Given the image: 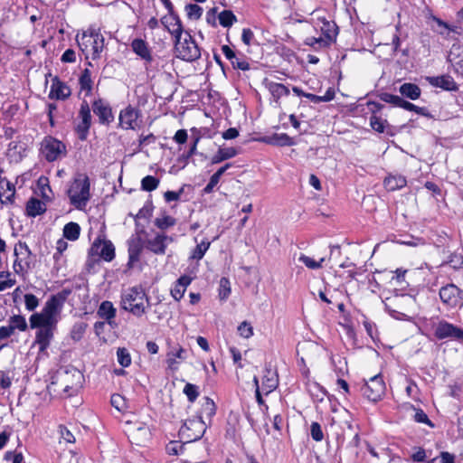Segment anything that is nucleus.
I'll list each match as a JSON object with an SVG mask.
<instances>
[{"mask_svg":"<svg viewBox=\"0 0 463 463\" xmlns=\"http://www.w3.org/2000/svg\"><path fill=\"white\" fill-rule=\"evenodd\" d=\"M236 155L237 151L233 147L219 148L218 152L212 157V164H219L234 157Z\"/></svg>","mask_w":463,"mask_h":463,"instance_id":"4c0bfd02","label":"nucleus"},{"mask_svg":"<svg viewBox=\"0 0 463 463\" xmlns=\"http://www.w3.org/2000/svg\"><path fill=\"white\" fill-rule=\"evenodd\" d=\"M161 23L165 30H167V32L175 38V41L179 39L185 33L183 31V26L179 17L174 14L173 11L169 12V14L162 17Z\"/></svg>","mask_w":463,"mask_h":463,"instance_id":"2eb2a0df","label":"nucleus"},{"mask_svg":"<svg viewBox=\"0 0 463 463\" xmlns=\"http://www.w3.org/2000/svg\"><path fill=\"white\" fill-rule=\"evenodd\" d=\"M433 21L436 23L437 27L433 30L443 36L446 39L451 38V33L460 34L461 28L455 25H450L438 17H433Z\"/></svg>","mask_w":463,"mask_h":463,"instance_id":"5701e85b","label":"nucleus"},{"mask_svg":"<svg viewBox=\"0 0 463 463\" xmlns=\"http://www.w3.org/2000/svg\"><path fill=\"white\" fill-rule=\"evenodd\" d=\"M59 432L61 438L63 439L68 443L75 442V438L73 434L64 426H60Z\"/></svg>","mask_w":463,"mask_h":463,"instance_id":"e2e57ef3","label":"nucleus"},{"mask_svg":"<svg viewBox=\"0 0 463 463\" xmlns=\"http://www.w3.org/2000/svg\"><path fill=\"white\" fill-rule=\"evenodd\" d=\"M131 47H132L133 51L137 55H139L141 58H143L145 60L151 59L150 52H149L145 41H143L141 39H135L131 43Z\"/></svg>","mask_w":463,"mask_h":463,"instance_id":"58836bf2","label":"nucleus"},{"mask_svg":"<svg viewBox=\"0 0 463 463\" xmlns=\"http://www.w3.org/2000/svg\"><path fill=\"white\" fill-rule=\"evenodd\" d=\"M16 283V280L12 278V274L8 271L0 272V291H4L12 288Z\"/></svg>","mask_w":463,"mask_h":463,"instance_id":"a18cd8bd","label":"nucleus"},{"mask_svg":"<svg viewBox=\"0 0 463 463\" xmlns=\"http://www.w3.org/2000/svg\"><path fill=\"white\" fill-rule=\"evenodd\" d=\"M79 83H80V90L81 91H86V94L88 95L91 90H92V80H91V74H90V71L89 69H85L80 79H79Z\"/></svg>","mask_w":463,"mask_h":463,"instance_id":"a19ab883","label":"nucleus"},{"mask_svg":"<svg viewBox=\"0 0 463 463\" xmlns=\"http://www.w3.org/2000/svg\"><path fill=\"white\" fill-rule=\"evenodd\" d=\"M140 111L132 106H128L119 113V125L124 129H136Z\"/></svg>","mask_w":463,"mask_h":463,"instance_id":"4468645a","label":"nucleus"},{"mask_svg":"<svg viewBox=\"0 0 463 463\" xmlns=\"http://www.w3.org/2000/svg\"><path fill=\"white\" fill-rule=\"evenodd\" d=\"M173 238L163 233H156L154 238L146 241V248L155 254L164 255Z\"/></svg>","mask_w":463,"mask_h":463,"instance_id":"dca6fc26","label":"nucleus"},{"mask_svg":"<svg viewBox=\"0 0 463 463\" xmlns=\"http://www.w3.org/2000/svg\"><path fill=\"white\" fill-rule=\"evenodd\" d=\"M187 358V350L178 346L167 354L166 363L171 370H176L178 365Z\"/></svg>","mask_w":463,"mask_h":463,"instance_id":"aec40b11","label":"nucleus"},{"mask_svg":"<svg viewBox=\"0 0 463 463\" xmlns=\"http://www.w3.org/2000/svg\"><path fill=\"white\" fill-rule=\"evenodd\" d=\"M79 118H80V122L78 123L76 129L79 133V137L81 140H84L91 124L90 109L89 103L86 100H83L80 105Z\"/></svg>","mask_w":463,"mask_h":463,"instance_id":"ddd939ff","label":"nucleus"},{"mask_svg":"<svg viewBox=\"0 0 463 463\" xmlns=\"http://www.w3.org/2000/svg\"><path fill=\"white\" fill-rule=\"evenodd\" d=\"M267 142L271 145L281 146L295 145L294 139L285 133L274 134L268 138Z\"/></svg>","mask_w":463,"mask_h":463,"instance_id":"e433bc0d","label":"nucleus"},{"mask_svg":"<svg viewBox=\"0 0 463 463\" xmlns=\"http://www.w3.org/2000/svg\"><path fill=\"white\" fill-rule=\"evenodd\" d=\"M31 250L25 242L19 241L14 247L16 259L14 262V270L16 274L24 275L31 268Z\"/></svg>","mask_w":463,"mask_h":463,"instance_id":"1a4fd4ad","label":"nucleus"},{"mask_svg":"<svg viewBox=\"0 0 463 463\" xmlns=\"http://www.w3.org/2000/svg\"><path fill=\"white\" fill-rule=\"evenodd\" d=\"M125 432L131 443L141 446L149 439L150 430L146 423L137 420L126 421Z\"/></svg>","mask_w":463,"mask_h":463,"instance_id":"423d86ee","label":"nucleus"},{"mask_svg":"<svg viewBox=\"0 0 463 463\" xmlns=\"http://www.w3.org/2000/svg\"><path fill=\"white\" fill-rule=\"evenodd\" d=\"M117 357L118 364L123 367H128L130 365L131 357L128 351L126 348H118L117 351Z\"/></svg>","mask_w":463,"mask_h":463,"instance_id":"3c124183","label":"nucleus"},{"mask_svg":"<svg viewBox=\"0 0 463 463\" xmlns=\"http://www.w3.org/2000/svg\"><path fill=\"white\" fill-rule=\"evenodd\" d=\"M41 151L47 161L53 162L66 155V146L60 140L47 137L42 141Z\"/></svg>","mask_w":463,"mask_h":463,"instance_id":"0eeeda50","label":"nucleus"},{"mask_svg":"<svg viewBox=\"0 0 463 463\" xmlns=\"http://www.w3.org/2000/svg\"><path fill=\"white\" fill-rule=\"evenodd\" d=\"M5 459L12 461V463H24V457L22 453L7 452Z\"/></svg>","mask_w":463,"mask_h":463,"instance_id":"774afa93","label":"nucleus"},{"mask_svg":"<svg viewBox=\"0 0 463 463\" xmlns=\"http://www.w3.org/2000/svg\"><path fill=\"white\" fill-rule=\"evenodd\" d=\"M278 386V378L275 372L267 370L262 379L261 391L264 394H269Z\"/></svg>","mask_w":463,"mask_h":463,"instance_id":"cd10ccee","label":"nucleus"},{"mask_svg":"<svg viewBox=\"0 0 463 463\" xmlns=\"http://www.w3.org/2000/svg\"><path fill=\"white\" fill-rule=\"evenodd\" d=\"M45 212L44 203L35 198H32L27 202L26 213L31 217H35Z\"/></svg>","mask_w":463,"mask_h":463,"instance_id":"f704fd0d","label":"nucleus"},{"mask_svg":"<svg viewBox=\"0 0 463 463\" xmlns=\"http://www.w3.org/2000/svg\"><path fill=\"white\" fill-rule=\"evenodd\" d=\"M176 221L170 215L164 214L155 220V225L160 230H166L175 224Z\"/></svg>","mask_w":463,"mask_h":463,"instance_id":"49530a36","label":"nucleus"},{"mask_svg":"<svg viewBox=\"0 0 463 463\" xmlns=\"http://www.w3.org/2000/svg\"><path fill=\"white\" fill-rule=\"evenodd\" d=\"M431 85L441 88L446 90H457V84L450 76H438L430 79Z\"/></svg>","mask_w":463,"mask_h":463,"instance_id":"c85d7f7f","label":"nucleus"},{"mask_svg":"<svg viewBox=\"0 0 463 463\" xmlns=\"http://www.w3.org/2000/svg\"><path fill=\"white\" fill-rule=\"evenodd\" d=\"M219 23L223 27H231L237 21L234 14L230 10H224L218 15Z\"/></svg>","mask_w":463,"mask_h":463,"instance_id":"c03bdc74","label":"nucleus"},{"mask_svg":"<svg viewBox=\"0 0 463 463\" xmlns=\"http://www.w3.org/2000/svg\"><path fill=\"white\" fill-rule=\"evenodd\" d=\"M90 179L84 174H78L68 189L71 203L79 210L86 207L90 198Z\"/></svg>","mask_w":463,"mask_h":463,"instance_id":"f03ea898","label":"nucleus"},{"mask_svg":"<svg viewBox=\"0 0 463 463\" xmlns=\"http://www.w3.org/2000/svg\"><path fill=\"white\" fill-rule=\"evenodd\" d=\"M58 318H52L43 312L34 313L30 317V326L32 328L38 326H56Z\"/></svg>","mask_w":463,"mask_h":463,"instance_id":"b1692460","label":"nucleus"},{"mask_svg":"<svg viewBox=\"0 0 463 463\" xmlns=\"http://www.w3.org/2000/svg\"><path fill=\"white\" fill-rule=\"evenodd\" d=\"M24 302H25V307L29 311L34 310L39 305V299L33 294H25L24 295Z\"/></svg>","mask_w":463,"mask_h":463,"instance_id":"052dcab7","label":"nucleus"},{"mask_svg":"<svg viewBox=\"0 0 463 463\" xmlns=\"http://www.w3.org/2000/svg\"><path fill=\"white\" fill-rule=\"evenodd\" d=\"M221 178H219L214 174L211 176L209 183L204 187L203 192L205 194H210L213 192V188L218 184Z\"/></svg>","mask_w":463,"mask_h":463,"instance_id":"338daca9","label":"nucleus"},{"mask_svg":"<svg viewBox=\"0 0 463 463\" xmlns=\"http://www.w3.org/2000/svg\"><path fill=\"white\" fill-rule=\"evenodd\" d=\"M68 248V243L63 239H60L56 242V250L57 252L53 255V258L57 260L58 258L62 254L64 250Z\"/></svg>","mask_w":463,"mask_h":463,"instance_id":"69168bd1","label":"nucleus"},{"mask_svg":"<svg viewBox=\"0 0 463 463\" xmlns=\"http://www.w3.org/2000/svg\"><path fill=\"white\" fill-rule=\"evenodd\" d=\"M175 53L185 61H194L201 57V51L188 32L175 41Z\"/></svg>","mask_w":463,"mask_h":463,"instance_id":"39448f33","label":"nucleus"},{"mask_svg":"<svg viewBox=\"0 0 463 463\" xmlns=\"http://www.w3.org/2000/svg\"><path fill=\"white\" fill-rule=\"evenodd\" d=\"M63 301L64 298L61 295L52 296L46 301L41 312L49 315L52 318H58Z\"/></svg>","mask_w":463,"mask_h":463,"instance_id":"a211bd4d","label":"nucleus"},{"mask_svg":"<svg viewBox=\"0 0 463 463\" xmlns=\"http://www.w3.org/2000/svg\"><path fill=\"white\" fill-rule=\"evenodd\" d=\"M438 339L453 338L463 341V330L447 321H440L435 328Z\"/></svg>","mask_w":463,"mask_h":463,"instance_id":"9b49d317","label":"nucleus"},{"mask_svg":"<svg viewBox=\"0 0 463 463\" xmlns=\"http://www.w3.org/2000/svg\"><path fill=\"white\" fill-rule=\"evenodd\" d=\"M121 307L139 317L146 314L149 298L141 286L127 288L121 295Z\"/></svg>","mask_w":463,"mask_h":463,"instance_id":"f257e3e1","label":"nucleus"},{"mask_svg":"<svg viewBox=\"0 0 463 463\" xmlns=\"http://www.w3.org/2000/svg\"><path fill=\"white\" fill-rule=\"evenodd\" d=\"M267 88L269 93L275 99V102L278 103L279 99L283 96H288L289 94V90L281 83L277 82H269L267 84Z\"/></svg>","mask_w":463,"mask_h":463,"instance_id":"72a5a7b5","label":"nucleus"},{"mask_svg":"<svg viewBox=\"0 0 463 463\" xmlns=\"http://www.w3.org/2000/svg\"><path fill=\"white\" fill-rule=\"evenodd\" d=\"M98 315L99 317L105 319L109 325L115 326L116 323L114 318L116 317V308L114 307L112 302L110 301H103L98 309Z\"/></svg>","mask_w":463,"mask_h":463,"instance_id":"393cba45","label":"nucleus"},{"mask_svg":"<svg viewBox=\"0 0 463 463\" xmlns=\"http://www.w3.org/2000/svg\"><path fill=\"white\" fill-rule=\"evenodd\" d=\"M459 289L453 284L442 287L439 290L440 299L449 305L456 306L458 303Z\"/></svg>","mask_w":463,"mask_h":463,"instance_id":"4be33fe9","label":"nucleus"},{"mask_svg":"<svg viewBox=\"0 0 463 463\" xmlns=\"http://www.w3.org/2000/svg\"><path fill=\"white\" fill-rule=\"evenodd\" d=\"M311 437L316 441H321L324 438V434L321 426L317 422H313L310 427Z\"/></svg>","mask_w":463,"mask_h":463,"instance_id":"680f3d73","label":"nucleus"},{"mask_svg":"<svg viewBox=\"0 0 463 463\" xmlns=\"http://www.w3.org/2000/svg\"><path fill=\"white\" fill-rule=\"evenodd\" d=\"M380 99H381V100H383L386 103H390V104H392L395 107H399V108H402V104L404 102V99H402L401 97H399L397 95L390 94L387 92L382 93L380 95Z\"/></svg>","mask_w":463,"mask_h":463,"instance_id":"8fccbe9b","label":"nucleus"},{"mask_svg":"<svg viewBox=\"0 0 463 463\" xmlns=\"http://www.w3.org/2000/svg\"><path fill=\"white\" fill-rule=\"evenodd\" d=\"M8 326L12 327L14 332L16 329L19 331H25L27 329V323L25 318L20 315L12 316L8 319Z\"/></svg>","mask_w":463,"mask_h":463,"instance_id":"79ce46f5","label":"nucleus"},{"mask_svg":"<svg viewBox=\"0 0 463 463\" xmlns=\"http://www.w3.org/2000/svg\"><path fill=\"white\" fill-rule=\"evenodd\" d=\"M90 251L92 254L99 256L106 261H111L115 257V247L110 241L98 238L93 242Z\"/></svg>","mask_w":463,"mask_h":463,"instance_id":"f8f14e48","label":"nucleus"},{"mask_svg":"<svg viewBox=\"0 0 463 463\" xmlns=\"http://www.w3.org/2000/svg\"><path fill=\"white\" fill-rule=\"evenodd\" d=\"M325 258H320L318 261L313 260L312 258L301 254L298 258V260L305 264V266L310 269H317L322 267L323 262L325 261Z\"/></svg>","mask_w":463,"mask_h":463,"instance_id":"de8ad7c7","label":"nucleus"},{"mask_svg":"<svg viewBox=\"0 0 463 463\" xmlns=\"http://www.w3.org/2000/svg\"><path fill=\"white\" fill-rule=\"evenodd\" d=\"M386 121L376 116H372L370 118V125L372 128L379 133H383L385 128Z\"/></svg>","mask_w":463,"mask_h":463,"instance_id":"13d9d810","label":"nucleus"},{"mask_svg":"<svg viewBox=\"0 0 463 463\" xmlns=\"http://www.w3.org/2000/svg\"><path fill=\"white\" fill-rule=\"evenodd\" d=\"M197 245L194 249L192 250L189 260L199 261L202 260L205 254V252L209 250L211 242L208 240H202L198 241L197 238H194Z\"/></svg>","mask_w":463,"mask_h":463,"instance_id":"c756f323","label":"nucleus"},{"mask_svg":"<svg viewBox=\"0 0 463 463\" xmlns=\"http://www.w3.org/2000/svg\"><path fill=\"white\" fill-rule=\"evenodd\" d=\"M158 184L159 179L152 175H146L141 181L142 189L148 192L156 190Z\"/></svg>","mask_w":463,"mask_h":463,"instance_id":"09e8293b","label":"nucleus"},{"mask_svg":"<svg viewBox=\"0 0 463 463\" xmlns=\"http://www.w3.org/2000/svg\"><path fill=\"white\" fill-rule=\"evenodd\" d=\"M383 184L388 191H395L404 187L407 181L402 175H389L384 179Z\"/></svg>","mask_w":463,"mask_h":463,"instance_id":"473e14b6","label":"nucleus"},{"mask_svg":"<svg viewBox=\"0 0 463 463\" xmlns=\"http://www.w3.org/2000/svg\"><path fill=\"white\" fill-rule=\"evenodd\" d=\"M215 412L216 407L213 401L208 397H204L200 411V414L197 418H201L202 420H203V418L206 417L207 419L211 420V418L215 414Z\"/></svg>","mask_w":463,"mask_h":463,"instance_id":"c9c22d12","label":"nucleus"},{"mask_svg":"<svg viewBox=\"0 0 463 463\" xmlns=\"http://www.w3.org/2000/svg\"><path fill=\"white\" fill-rule=\"evenodd\" d=\"M184 393L187 396L189 402H194L199 395L198 387L188 383L184 388Z\"/></svg>","mask_w":463,"mask_h":463,"instance_id":"864d4df0","label":"nucleus"},{"mask_svg":"<svg viewBox=\"0 0 463 463\" xmlns=\"http://www.w3.org/2000/svg\"><path fill=\"white\" fill-rule=\"evenodd\" d=\"M399 91L403 97L412 100L418 99L421 94V90L418 85L409 82L401 85Z\"/></svg>","mask_w":463,"mask_h":463,"instance_id":"7c9ffc66","label":"nucleus"},{"mask_svg":"<svg viewBox=\"0 0 463 463\" xmlns=\"http://www.w3.org/2000/svg\"><path fill=\"white\" fill-rule=\"evenodd\" d=\"M83 379L84 376L80 370L72 366H66L57 372L55 382H52V384H58L63 392L71 395L73 392L82 386Z\"/></svg>","mask_w":463,"mask_h":463,"instance_id":"7ed1b4c3","label":"nucleus"},{"mask_svg":"<svg viewBox=\"0 0 463 463\" xmlns=\"http://www.w3.org/2000/svg\"><path fill=\"white\" fill-rule=\"evenodd\" d=\"M70 95L71 89L64 82L61 81L58 77H54L52 79L49 98L55 99H64Z\"/></svg>","mask_w":463,"mask_h":463,"instance_id":"6ab92c4d","label":"nucleus"},{"mask_svg":"<svg viewBox=\"0 0 463 463\" xmlns=\"http://www.w3.org/2000/svg\"><path fill=\"white\" fill-rule=\"evenodd\" d=\"M80 232V227L78 223L71 222L63 228V236L70 241H76Z\"/></svg>","mask_w":463,"mask_h":463,"instance_id":"ea45409f","label":"nucleus"},{"mask_svg":"<svg viewBox=\"0 0 463 463\" xmlns=\"http://www.w3.org/2000/svg\"><path fill=\"white\" fill-rule=\"evenodd\" d=\"M238 332L241 336L250 338L253 335V328L248 322L244 321L238 326Z\"/></svg>","mask_w":463,"mask_h":463,"instance_id":"bf43d9fd","label":"nucleus"},{"mask_svg":"<svg viewBox=\"0 0 463 463\" xmlns=\"http://www.w3.org/2000/svg\"><path fill=\"white\" fill-rule=\"evenodd\" d=\"M414 420L417 421V422H420V423H426L430 426H432L430 420H429L427 414L422 411V410H417L416 412H415V415H414Z\"/></svg>","mask_w":463,"mask_h":463,"instance_id":"0e129e2a","label":"nucleus"},{"mask_svg":"<svg viewBox=\"0 0 463 463\" xmlns=\"http://www.w3.org/2000/svg\"><path fill=\"white\" fill-rule=\"evenodd\" d=\"M92 109L93 112L99 117L100 123L109 124L113 120L111 108L103 99L95 100Z\"/></svg>","mask_w":463,"mask_h":463,"instance_id":"f3484780","label":"nucleus"},{"mask_svg":"<svg viewBox=\"0 0 463 463\" xmlns=\"http://www.w3.org/2000/svg\"><path fill=\"white\" fill-rule=\"evenodd\" d=\"M111 405L118 411H122L126 409V401L120 394L115 393L110 399Z\"/></svg>","mask_w":463,"mask_h":463,"instance_id":"4d7b16f0","label":"nucleus"},{"mask_svg":"<svg viewBox=\"0 0 463 463\" xmlns=\"http://www.w3.org/2000/svg\"><path fill=\"white\" fill-rule=\"evenodd\" d=\"M14 185L6 178L0 180V202L2 203H13L14 202Z\"/></svg>","mask_w":463,"mask_h":463,"instance_id":"412c9836","label":"nucleus"},{"mask_svg":"<svg viewBox=\"0 0 463 463\" xmlns=\"http://www.w3.org/2000/svg\"><path fill=\"white\" fill-rule=\"evenodd\" d=\"M39 330L36 334V343L40 345V350H44L50 345L53 336L55 326H38Z\"/></svg>","mask_w":463,"mask_h":463,"instance_id":"a878e982","label":"nucleus"},{"mask_svg":"<svg viewBox=\"0 0 463 463\" xmlns=\"http://www.w3.org/2000/svg\"><path fill=\"white\" fill-rule=\"evenodd\" d=\"M206 430V423L201 418L187 420L180 428V435L187 441L197 440L202 438Z\"/></svg>","mask_w":463,"mask_h":463,"instance_id":"9d476101","label":"nucleus"},{"mask_svg":"<svg viewBox=\"0 0 463 463\" xmlns=\"http://www.w3.org/2000/svg\"><path fill=\"white\" fill-rule=\"evenodd\" d=\"M363 395L371 402H377L385 393V383L380 374L366 381L361 389Z\"/></svg>","mask_w":463,"mask_h":463,"instance_id":"6e6552de","label":"nucleus"},{"mask_svg":"<svg viewBox=\"0 0 463 463\" xmlns=\"http://www.w3.org/2000/svg\"><path fill=\"white\" fill-rule=\"evenodd\" d=\"M402 108L409 111H414L419 115L429 117V112L426 108L418 107L409 101L404 100Z\"/></svg>","mask_w":463,"mask_h":463,"instance_id":"6e6d98bb","label":"nucleus"},{"mask_svg":"<svg viewBox=\"0 0 463 463\" xmlns=\"http://www.w3.org/2000/svg\"><path fill=\"white\" fill-rule=\"evenodd\" d=\"M185 10L190 19H199L203 14V8L195 4L187 5Z\"/></svg>","mask_w":463,"mask_h":463,"instance_id":"603ef678","label":"nucleus"},{"mask_svg":"<svg viewBox=\"0 0 463 463\" xmlns=\"http://www.w3.org/2000/svg\"><path fill=\"white\" fill-rule=\"evenodd\" d=\"M77 43L86 59L90 57L93 60L99 59L104 49V37L96 31L85 32L80 36L78 35Z\"/></svg>","mask_w":463,"mask_h":463,"instance_id":"20e7f679","label":"nucleus"},{"mask_svg":"<svg viewBox=\"0 0 463 463\" xmlns=\"http://www.w3.org/2000/svg\"><path fill=\"white\" fill-rule=\"evenodd\" d=\"M231 293V287H230V281L226 278H222L220 279V289H219V296L221 299L224 300L226 299Z\"/></svg>","mask_w":463,"mask_h":463,"instance_id":"5fc2aeb1","label":"nucleus"},{"mask_svg":"<svg viewBox=\"0 0 463 463\" xmlns=\"http://www.w3.org/2000/svg\"><path fill=\"white\" fill-rule=\"evenodd\" d=\"M192 281V279L188 276H181L176 283L175 284L174 288L171 289V295L175 300H180L186 288L190 285Z\"/></svg>","mask_w":463,"mask_h":463,"instance_id":"bb28decb","label":"nucleus"},{"mask_svg":"<svg viewBox=\"0 0 463 463\" xmlns=\"http://www.w3.org/2000/svg\"><path fill=\"white\" fill-rule=\"evenodd\" d=\"M330 41H331V39L329 36H327L326 38H324L321 36L320 37L310 36V37L306 38L305 43L307 45L313 47L315 50H317L319 48L327 46L329 44Z\"/></svg>","mask_w":463,"mask_h":463,"instance_id":"37998d69","label":"nucleus"},{"mask_svg":"<svg viewBox=\"0 0 463 463\" xmlns=\"http://www.w3.org/2000/svg\"><path fill=\"white\" fill-rule=\"evenodd\" d=\"M143 244L139 237H132L128 241L129 261H137L142 251Z\"/></svg>","mask_w":463,"mask_h":463,"instance_id":"2f4dec72","label":"nucleus"}]
</instances>
